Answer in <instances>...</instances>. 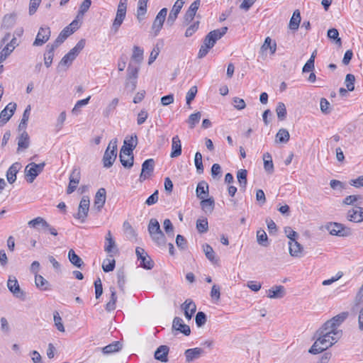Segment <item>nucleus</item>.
Instances as JSON below:
<instances>
[{
  "label": "nucleus",
  "instance_id": "bb28decb",
  "mask_svg": "<svg viewBox=\"0 0 363 363\" xmlns=\"http://www.w3.org/2000/svg\"><path fill=\"white\" fill-rule=\"evenodd\" d=\"M109 291L111 293V297L109 301L106 304L105 308L106 311L111 312L116 309L117 296L116 289L113 286H111L109 288Z\"/></svg>",
  "mask_w": 363,
  "mask_h": 363
},
{
  "label": "nucleus",
  "instance_id": "cd10ccee",
  "mask_svg": "<svg viewBox=\"0 0 363 363\" xmlns=\"http://www.w3.org/2000/svg\"><path fill=\"white\" fill-rule=\"evenodd\" d=\"M196 196L199 199H204L208 194V185L205 181L200 182L196 189Z\"/></svg>",
  "mask_w": 363,
  "mask_h": 363
},
{
  "label": "nucleus",
  "instance_id": "5701e85b",
  "mask_svg": "<svg viewBox=\"0 0 363 363\" xmlns=\"http://www.w3.org/2000/svg\"><path fill=\"white\" fill-rule=\"evenodd\" d=\"M169 348L167 345H160L155 352L154 357L155 359L161 362H167L168 361L167 355Z\"/></svg>",
  "mask_w": 363,
  "mask_h": 363
},
{
  "label": "nucleus",
  "instance_id": "ea45409f",
  "mask_svg": "<svg viewBox=\"0 0 363 363\" xmlns=\"http://www.w3.org/2000/svg\"><path fill=\"white\" fill-rule=\"evenodd\" d=\"M35 284L41 290L46 291L49 289V282L41 275L36 274L35 276Z\"/></svg>",
  "mask_w": 363,
  "mask_h": 363
},
{
  "label": "nucleus",
  "instance_id": "f3484780",
  "mask_svg": "<svg viewBox=\"0 0 363 363\" xmlns=\"http://www.w3.org/2000/svg\"><path fill=\"white\" fill-rule=\"evenodd\" d=\"M204 354V350L201 347L187 349L184 352L186 362H191L199 359Z\"/></svg>",
  "mask_w": 363,
  "mask_h": 363
},
{
  "label": "nucleus",
  "instance_id": "7ed1b4c3",
  "mask_svg": "<svg viewBox=\"0 0 363 363\" xmlns=\"http://www.w3.org/2000/svg\"><path fill=\"white\" fill-rule=\"evenodd\" d=\"M117 139L111 140L105 150L103 157L104 167L106 168L111 167L117 157Z\"/></svg>",
  "mask_w": 363,
  "mask_h": 363
},
{
  "label": "nucleus",
  "instance_id": "4be33fe9",
  "mask_svg": "<svg viewBox=\"0 0 363 363\" xmlns=\"http://www.w3.org/2000/svg\"><path fill=\"white\" fill-rule=\"evenodd\" d=\"M106 191L104 188L98 190L94 198V206L98 211H100L106 202Z\"/></svg>",
  "mask_w": 363,
  "mask_h": 363
},
{
  "label": "nucleus",
  "instance_id": "69168bd1",
  "mask_svg": "<svg viewBox=\"0 0 363 363\" xmlns=\"http://www.w3.org/2000/svg\"><path fill=\"white\" fill-rule=\"evenodd\" d=\"M54 322L57 329L60 332H65V327L62 323V318L57 311L54 313Z\"/></svg>",
  "mask_w": 363,
  "mask_h": 363
},
{
  "label": "nucleus",
  "instance_id": "b1692460",
  "mask_svg": "<svg viewBox=\"0 0 363 363\" xmlns=\"http://www.w3.org/2000/svg\"><path fill=\"white\" fill-rule=\"evenodd\" d=\"M182 154V144L178 135L172 138L171 157H177Z\"/></svg>",
  "mask_w": 363,
  "mask_h": 363
},
{
  "label": "nucleus",
  "instance_id": "473e14b6",
  "mask_svg": "<svg viewBox=\"0 0 363 363\" xmlns=\"http://www.w3.org/2000/svg\"><path fill=\"white\" fill-rule=\"evenodd\" d=\"M69 28H65L59 34L57 39L55 40L53 44V47L57 48L60 44H62L70 35H72V31L68 30Z\"/></svg>",
  "mask_w": 363,
  "mask_h": 363
},
{
  "label": "nucleus",
  "instance_id": "c85d7f7f",
  "mask_svg": "<svg viewBox=\"0 0 363 363\" xmlns=\"http://www.w3.org/2000/svg\"><path fill=\"white\" fill-rule=\"evenodd\" d=\"M148 1L149 0H138L136 16L139 21H143L145 18L147 13V4Z\"/></svg>",
  "mask_w": 363,
  "mask_h": 363
},
{
  "label": "nucleus",
  "instance_id": "4c0bfd02",
  "mask_svg": "<svg viewBox=\"0 0 363 363\" xmlns=\"http://www.w3.org/2000/svg\"><path fill=\"white\" fill-rule=\"evenodd\" d=\"M139 67L133 65L132 62H130L127 68V77L126 79L128 80L135 79L137 80L138 77Z\"/></svg>",
  "mask_w": 363,
  "mask_h": 363
},
{
  "label": "nucleus",
  "instance_id": "e2e57ef3",
  "mask_svg": "<svg viewBox=\"0 0 363 363\" xmlns=\"http://www.w3.org/2000/svg\"><path fill=\"white\" fill-rule=\"evenodd\" d=\"M328 37L335 40V43L339 45H341V39L339 38V33L336 28H330L328 30Z\"/></svg>",
  "mask_w": 363,
  "mask_h": 363
},
{
  "label": "nucleus",
  "instance_id": "aec40b11",
  "mask_svg": "<svg viewBox=\"0 0 363 363\" xmlns=\"http://www.w3.org/2000/svg\"><path fill=\"white\" fill-rule=\"evenodd\" d=\"M186 319L191 320L196 311V306L191 299H186L182 305Z\"/></svg>",
  "mask_w": 363,
  "mask_h": 363
},
{
  "label": "nucleus",
  "instance_id": "4d7b16f0",
  "mask_svg": "<svg viewBox=\"0 0 363 363\" xmlns=\"http://www.w3.org/2000/svg\"><path fill=\"white\" fill-rule=\"evenodd\" d=\"M196 229L200 233H204L207 232L208 229V223L207 219H198L196 220Z\"/></svg>",
  "mask_w": 363,
  "mask_h": 363
},
{
  "label": "nucleus",
  "instance_id": "e433bc0d",
  "mask_svg": "<svg viewBox=\"0 0 363 363\" xmlns=\"http://www.w3.org/2000/svg\"><path fill=\"white\" fill-rule=\"evenodd\" d=\"M264 160V168L267 172L272 174L274 172V164L272 158L269 152H266L263 155Z\"/></svg>",
  "mask_w": 363,
  "mask_h": 363
},
{
  "label": "nucleus",
  "instance_id": "09e8293b",
  "mask_svg": "<svg viewBox=\"0 0 363 363\" xmlns=\"http://www.w3.org/2000/svg\"><path fill=\"white\" fill-rule=\"evenodd\" d=\"M257 242L264 247L269 245L267 235L264 230L260 229L257 230Z\"/></svg>",
  "mask_w": 363,
  "mask_h": 363
},
{
  "label": "nucleus",
  "instance_id": "de8ad7c7",
  "mask_svg": "<svg viewBox=\"0 0 363 363\" xmlns=\"http://www.w3.org/2000/svg\"><path fill=\"white\" fill-rule=\"evenodd\" d=\"M123 230L128 239L135 238L137 233L129 222L125 221L123 225Z\"/></svg>",
  "mask_w": 363,
  "mask_h": 363
},
{
  "label": "nucleus",
  "instance_id": "7c9ffc66",
  "mask_svg": "<svg viewBox=\"0 0 363 363\" xmlns=\"http://www.w3.org/2000/svg\"><path fill=\"white\" fill-rule=\"evenodd\" d=\"M348 316V312H342L330 320H328V325L332 324L335 325V328L338 329L339 326L346 320Z\"/></svg>",
  "mask_w": 363,
  "mask_h": 363
},
{
  "label": "nucleus",
  "instance_id": "49530a36",
  "mask_svg": "<svg viewBox=\"0 0 363 363\" xmlns=\"http://www.w3.org/2000/svg\"><path fill=\"white\" fill-rule=\"evenodd\" d=\"M203 250L205 253L206 258L211 261V262H216L217 260L216 259V254L212 247L208 244H205L203 245Z\"/></svg>",
  "mask_w": 363,
  "mask_h": 363
},
{
  "label": "nucleus",
  "instance_id": "603ef678",
  "mask_svg": "<svg viewBox=\"0 0 363 363\" xmlns=\"http://www.w3.org/2000/svg\"><path fill=\"white\" fill-rule=\"evenodd\" d=\"M116 266V261L114 259L107 258L104 260L102 263V269L105 272H112Z\"/></svg>",
  "mask_w": 363,
  "mask_h": 363
},
{
  "label": "nucleus",
  "instance_id": "052dcab7",
  "mask_svg": "<svg viewBox=\"0 0 363 363\" xmlns=\"http://www.w3.org/2000/svg\"><path fill=\"white\" fill-rule=\"evenodd\" d=\"M354 81L355 77L352 74H347L345 77V84L347 89L350 91H352L354 89Z\"/></svg>",
  "mask_w": 363,
  "mask_h": 363
},
{
  "label": "nucleus",
  "instance_id": "a19ab883",
  "mask_svg": "<svg viewBox=\"0 0 363 363\" xmlns=\"http://www.w3.org/2000/svg\"><path fill=\"white\" fill-rule=\"evenodd\" d=\"M139 261L140 266L145 269H152L154 267V262L147 252Z\"/></svg>",
  "mask_w": 363,
  "mask_h": 363
},
{
  "label": "nucleus",
  "instance_id": "338daca9",
  "mask_svg": "<svg viewBox=\"0 0 363 363\" xmlns=\"http://www.w3.org/2000/svg\"><path fill=\"white\" fill-rule=\"evenodd\" d=\"M197 94V87L196 86H193L188 91L186 96V101L187 105H190L191 101L194 99L196 95Z\"/></svg>",
  "mask_w": 363,
  "mask_h": 363
},
{
  "label": "nucleus",
  "instance_id": "774afa93",
  "mask_svg": "<svg viewBox=\"0 0 363 363\" xmlns=\"http://www.w3.org/2000/svg\"><path fill=\"white\" fill-rule=\"evenodd\" d=\"M16 13H8L4 16L3 23L6 26H13L16 22Z\"/></svg>",
  "mask_w": 363,
  "mask_h": 363
},
{
  "label": "nucleus",
  "instance_id": "6ab92c4d",
  "mask_svg": "<svg viewBox=\"0 0 363 363\" xmlns=\"http://www.w3.org/2000/svg\"><path fill=\"white\" fill-rule=\"evenodd\" d=\"M173 329L179 331L181 333H183L184 335H189L191 333V330L189 325L184 323L183 320L179 317H175L173 320L172 323Z\"/></svg>",
  "mask_w": 363,
  "mask_h": 363
},
{
  "label": "nucleus",
  "instance_id": "4468645a",
  "mask_svg": "<svg viewBox=\"0 0 363 363\" xmlns=\"http://www.w3.org/2000/svg\"><path fill=\"white\" fill-rule=\"evenodd\" d=\"M16 108L15 103H9L0 113V125L6 123L13 115Z\"/></svg>",
  "mask_w": 363,
  "mask_h": 363
},
{
  "label": "nucleus",
  "instance_id": "37998d69",
  "mask_svg": "<svg viewBox=\"0 0 363 363\" xmlns=\"http://www.w3.org/2000/svg\"><path fill=\"white\" fill-rule=\"evenodd\" d=\"M215 201L213 198L203 199L201 201V208L206 212H211L214 208Z\"/></svg>",
  "mask_w": 363,
  "mask_h": 363
},
{
  "label": "nucleus",
  "instance_id": "c03bdc74",
  "mask_svg": "<svg viewBox=\"0 0 363 363\" xmlns=\"http://www.w3.org/2000/svg\"><path fill=\"white\" fill-rule=\"evenodd\" d=\"M91 4V0H84L80 4L77 18L82 19L85 13L89 9Z\"/></svg>",
  "mask_w": 363,
  "mask_h": 363
},
{
  "label": "nucleus",
  "instance_id": "412c9836",
  "mask_svg": "<svg viewBox=\"0 0 363 363\" xmlns=\"http://www.w3.org/2000/svg\"><path fill=\"white\" fill-rule=\"evenodd\" d=\"M267 294L269 298H281L285 296L286 290L281 285L275 286L268 289Z\"/></svg>",
  "mask_w": 363,
  "mask_h": 363
},
{
  "label": "nucleus",
  "instance_id": "20e7f679",
  "mask_svg": "<svg viewBox=\"0 0 363 363\" xmlns=\"http://www.w3.org/2000/svg\"><path fill=\"white\" fill-rule=\"evenodd\" d=\"M127 4H128V0H120L116 17L113 20L112 26H111V30L113 31L114 33H116L122 25L125 16H126V11H127Z\"/></svg>",
  "mask_w": 363,
  "mask_h": 363
},
{
  "label": "nucleus",
  "instance_id": "39448f33",
  "mask_svg": "<svg viewBox=\"0 0 363 363\" xmlns=\"http://www.w3.org/2000/svg\"><path fill=\"white\" fill-rule=\"evenodd\" d=\"M85 46V40L81 39L77 45L71 49L61 60L60 64L65 66H69L73 60L77 57L79 52Z\"/></svg>",
  "mask_w": 363,
  "mask_h": 363
},
{
  "label": "nucleus",
  "instance_id": "a211bd4d",
  "mask_svg": "<svg viewBox=\"0 0 363 363\" xmlns=\"http://www.w3.org/2000/svg\"><path fill=\"white\" fill-rule=\"evenodd\" d=\"M18 45L17 39L13 37L9 43H8L0 52V64L2 63L9 55L13 52L16 46Z\"/></svg>",
  "mask_w": 363,
  "mask_h": 363
},
{
  "label": "nucleus",
  "instance_id": "f8f14e48",
  "mask_svg": "<svg viewBox=\"0 0 363 363\" xmlns=\"http://www.w3.org/2000/svg\"><path fill=\"white\" fill-rule=\"evenodd\" d=\"M51 31L49 27H40L35 41L33 42L34 46H40L45 44L50 38Z\"/></svg>",
  "mask_w": 363,
  "mask_h": 363
},
{
  "label": "nucleus",
  "instance_id": "8fccbe9b",
  "mask_svg": "<svg viewBox=\"0 0 363 363\" xmlns=\"http://www.w3.org/2000/svg\"><path fill=\"white\" fill-rule=\"evenodd\" d=\"M276 113L279 120L284 121L286 117V108L285 104L282 102H279L277 108Z\"/></svg>",
  "mask_w": 363,
  "mask_h": 363
},
{
  "label": "nucleus",
  "instance_id": "13d9d810",
  "mask_svg": "<svg viewBox=\"0 0 363 363\" xmlns=\"http://www.w3.org/2000/svg\"><path fill=\"white\" fill-rule=\"evenodd\" d=\"M201 117V114L199 111L191 114L187 121V123H189V127L191 128H194L195 127L196 124H197L199 122Z\"/></svg>",
  "mask_w": 363,
  "mask_h": 363
},
{
  "label": "nucleus",
  "instance_id": "1a4fd4ad",
  "mask_svg": "<svg viewBox=\"0 0 363 363\" xmlns=\"http://www.w3.org/2000/svg\"><path fill=\"white\" fill-rule=\"evenodd\" d=\"M326 229L333 235L346 237L351 234L350 229L338 223H330L326 225Z\"/></svg>",
  "mask_w": 363,
  "mask_h": 363
},
{
  "label": "nucleus",
  "instance_id": "680f3d73",
  "mask_svg": "<svg viewBox=\"0 0 363 363\" xmlns=\"http://www.w3.org/2000/svg\"><path fill=\"white\" fill-rule=\"evenodd\" d=\"M359 200H362L361 195H350L347 196L343 200V204L356 206L355 203Z\"/></svg>",
  "mask_w": 363,
  "mask_h": 363
},
{
  "label": "nucleus",
  "instance_id": "f257e3e1",
  "mask_svg": "<svg viewBox=\"0 0 363 363\" xmlns=\"http://www.w3.org/2000/svg\"><path fill=\"white\" fill-rule=\"evenodd\" d=\"M329 333L323 332V333H319L318 330L315 333L317 339L308 352L314 354L320 353L337 342L342 335V332H336L334 333V336H333Z\"/></svg>",
  "mask_w": 363,
  "mask_h": 363
},
{
  "label": "nucleus",
  "instance_id": "58836bf2",
  "mask_svg": "<svg viewBox=\"0 0 363 363\" xmlns=\"http://www.w3.org/2000/svg\"><path fill=\"white\" fill-rule=\"evenodd\" d=\"M290 138L289 131L285 128H281L279 130L276 135V142L280 143H286Z\"/></svg>",
  "mask_w": 363,
  "mask_h": 363
},
{
  "label": "nucleus",
  "instance_id": "2eb2a0df",
  "mask_svg": "<svg viewBox=\"0 0 363 363\" xmlns=\"http://www.w3.org/2000/svg\"><path fill=\"white\" fill-rule=\"evenodd\" d=\"M155 161L153 159L145 160L142 164V171L140 175V181L145 180L154 170Z\"/></svg>",
  "mask_w": 363,
  "mask_h": 363
},
{
  "label": "nucleus",
  "instance_id": "bf43d9fd",
  "mask_svg": "<svg viewBox=\"0 0 363 363\" xmlns=\"http://www.w3.org/2000/svg\"><path fill=\"white\" fill-rule=\"evenodd\" d=\"M227 30V27H223L220 29L213 30L209 33L212 35L213 39L215 40V43H216L218 40L220 39L226 33Z\"/></svg>",
  "mask_w": 363,
  "mask_h": 363
},
{
  "label": "nucleus",
  "instance_id": "6e6d98bb",
  "mask_svg": "<svg viewBox=\"0 0 363 363\" xmlns=\"http://www.w3.org/2000/svg\"><path fill=\"white\" fill-rule=\"evenodd\" d=\"M164 21L165 20L164 18H162L161 17L156 16V18H155V21L152 26V29L154 30L155 35H157L160 30L162 28Z\"/></svg>",
  "mask_w": 363,
  "mask_h": 363
},
{
  "label": "nucleus",
  "instance_id": "393cba45",
  "mask_svg": "<svg viewBox=\"0 0 363 363\" xmlns=\"http://www.w3.org/2000/svg\"><path fill=\"white\" fill-rule=\"evenodd\" d=\"M289 254L292 257H300L303 250L302 245L298 243L296 240L294 241H289Z\"/></svg>",
  "mask_w": 363,
  "mask_h": 363
},
{
  "label": "nucleus",
  "instance_id": "ddd939ff",
  "mask_svg": "<svg viewBox=\"0 0 363 363\" xmlns=\"http://www.w3.org/2000/svg\"><path fill=\"white\" fill-rule=\"evenodd\" d=\"M89 199L88 196H83L79 206L78 213L75 218L80 219L82 222H84L88 215L89 208Z\"/></svg>",
  "mask_w": 363,
  "mask_h": 363
},
{
  "label": "nucleus",
  "instance_id": "0e129e2a",
  "mask_svg": "<svg viewBox=\"0 0 363 363\" xmlns=\"http://www.w3.org/2000/svg\"><path fill=\"white\" fill-rule=\"evenodd\" d=\"M117 284L119 289L124 291L125 290V276L124 272L118 271L117 272Z\"/></svg>",
  "mask_w": 363,
  "mask_h": 363
},
{
  "label": "nucleus",
  "instance_id": "c9c22d12",
  "mask_svg": "<svg viewBox=\"0 0 363 363\" xmlns=\"http://www.w3.org/2000/svg\"><path fill=\"white\" fill-rule=\"evenodd\" d=\"M28 225L35 229H38L39 227L43 229L45 227H48V222L42 217H37L28 221Z\"/></svg>",
  "mask_w": 363,
  "mask_h": 363
},
{
  "label": "nucleus",
  "instance_id": "5fc2aeb1",
  "mask_svg": "<svg viewBox=\"0 0 363 363\" xmlns=\"http://www.w3.org/2000/svg\"><path fill=\"white\" fill-rule=\"evenodd\" d=\"M91 96H89L87 98L84 99H82L78 101L74 105V108L72 110V113L74 115H77L80 112V108L88 104Z\"/></svg>",
  "mask_w": 363,
  "mask_h": 363
},
{
  "label": "nucleus",
  "instance_id": "864d4df0",
  "mask_svg": "<svg viewBox=\"0 0 363 363\" xmlns=\"http://www.w3.org/2000/svg\"><path fill=\"white\" fill-rule=\"evenodd\" d=\"M194 163L198 174L203 172V166L202 162V155L199 152H196L194 157Z\"/></svg>",
  "mask_w": 363,
  "mask_h": 363
},
{
  "label": "nucleus",
  "instance_id": "f03ea898",
  "mask_svg": "<svg viewBox=\"0 0 363 363\" xmlns=\"http://www.w3.org/2000/svg\"><path fill=\"white\" fill-rule=\"evenodd\" d=\"M147 230L152 240L159 247L164 246L167 240L164 233L160 228V223L156 218H151L149 221Z\"/></svg>",
  "mask_w": 363,
  "mask_h": 363
},
{
  "label": "nucleus",
  "instance_id": "c756f323",
  "mask_svg": "<svg viewBox=\"0 0 363 363\" xmlns=\"http://www.w3.org/2000/svg\"><path fill=\"white\" fill-rule=\"evenodd\" d=\"M301 23V14L298 10L294 11L293 15L290 19L289 27L292 30H298Z\"/></svg>",
  "mask_w": 363,
  "mask_h": 363
},
{
  "label": "nucleus",
  "instance_id": "0eeeda50",
  "mask_svg": "<svg viewBox=\"0 0 363 363\" xmlns=\"http://www.w3.org/2000/svg\"><path fill=\"white\" fill-rule=\"evenodd\" d=\"M138 145V137L135 134L130 136V139L128 138H125L123 143V145L121 149L119 158H121L124 155H127L129 157L133 154V150Z\"/></svg>",
  "mask_w": 363,
  "mask_h": 363
},
{
  "label": "nucleus",
  "instance_id": "f704fd0d",
  "mask_svg": "<svg viewBox=\"0 0 363 363\" xmlns=\"http://www.w3.org/2000/svg\"><path fill=\"white\" fill-rule=\"evenodd\" d=\"M247 172L246 169H241L237 172V179L240 184V189L245 191L247 179Z\"/></svg>",
  "mask_w": 363,
  "mask_h": 363
},
{
  "label": "nucleus",
  "instance_id": "79ce46f5",
  "mask_svg": "<svg viewBox=\"0 0 363 363\" xmlns=\"http://www.w3.org/2000/svg\"><path fill=\"white\" fill-rule=\"evenodd\" d=\"M122 345L121 342L119 341H116L103 347L102 350L104 354H110L119 351Z\"/></svg>",
  "mask_w": 363,
  "mask_h": 363
},
{
  "label": "nucleus",
  "instance_id": "6e6552de",
  "mask_svg": "<svg viewBox=\"0 0 363 363\" xmlns=\"http://www.w3.org/2000/svg\"><path fill=\"white\" fill-rule=\"evenodd\" d=\"M7 287L13 295L21 300H24L26 293L21 289L17 279L13 276H9L7 281Z\"/></svg>",
  "mask_w": 363,
  "mask_h": 363
},
{
  "label": "nucleus",
  "instance_id": "a18cd8bd",
  "mask_svg": "<svg viewBox=\"0 0 363 363\" xmlns=\"http://www.w3.org/2000/svg\"><path fill=\"white\" fill-rule=\"evenodd\" d=\"M131 60L135 61L137 63H140L143 60V50L135 45L133 49Z\"/></svg>",
  "mask_w": 363,
  "mask_h": 363
},
{
  "label": "nucleus",
  "instance_id": "9d476101",
  "mask_svg": "<svg viewBox=\"0 0 363 363\" xmlns=\"http://www.w3.org/2000/svg\"><path fill=\"white\" fill-rule=\"evenodd\" d=\"M80 178H81L80 169L79 168L74 167L72 169V171L69 175V182L68 187L67 189V194H70L76 190L77 185L79 183Z\"/></svg>",
  "mask_w": 363,
  "mask_h": 363
},
{
  "label": "nucleus",
  "instance_id": "a878e982",
  "mask_svg": "<svg viewBox=\"0 0 363 363\" xmlns=\"http://www.w3.org/2000/svg\"><path fill=\"white\" fill-rule=\"evenodd\" d=\"M30 141L28 133L23 130L18 138V149L19 152L21 150L27 149L29 147Z\"/></svg>",
  "mask_w": 363,
  "mask_h": 363
},
{
  "label": "nucleus",
  "instance_id": "dca6fc26",
  "mask_svg": "<svg viewBox=\"0 0 363 363\" xmlns=\"http://www.w3.org/2000/svg\"><path fill=\"white\" fill-rule=\"evenodd\" d=\"M347 218L348 220L354 223H361L363 221V208L355 206L351 210H349L347 213Z\"/></svg>",
  "mask_w": 363,
  "mask_h": 363
},
{
  "label": "nucleus",
  "instance_id": "9b49d317",
  "mask_svg": "<svg viewBox=\"0 0 363 363\" xmlns=\"http://www.w3.org/2000/svg\"><path fill=\"white\" fill-rule=\"evenodd\" d=\"M184 4V0H177L173 5L169 14L168 16L167 20V25L169 26H173L176 19L177 18L178 14L180 13L181 9H182Z\"/></svg>",
  "mask_w": 363,
  "mask_h": 363
},
{
  "label": "nucleus",
  "instance_id": "2f4dec72",
  "mask_svg": "<svg viewBox=\"0 0 363 363\" xmlns=\"http://www.w3.org/2000/svg\"><path fill=\"white\" fill-rule=\"evenodd\" d=\"M46 48H47V50L45 53L44 62H45V65L47 67H49L52 65V59L54 57V50L56 48L53 47L52 45L48 44L47 45Z\"/></svg>",
  "mask_w": 363,
  "mask_h": 363
},
{
  "label": "nucleus",
  "instance_id": "3c124183",
  "mask_svg": "<svg viewBox=\"0 0 363 363\" xmlns=\"http://www.w3.org/2000/svg\"><path fill=\"white\" fill-rule=\"evenodd\" d=\"M319 333H323V332H330V335L334 336V333L336 332H342L341 330L337 329L335 325L332 324L328 325V321H326L324 325L318 330Z\"/></svg>",
  "mask_w": 363,
  "mask_h": 363
},
{
  "label": "nucleus",
  "instance_id": "423d86ee",
  "mask_svg": "<svg viewBox=\"0 0 363 363\" xmlns=\"http://www.w3.org/2000/svg\"><path fill=\"white\" fill-rule=\"evenodd\" d=\"M45 165V162L40 164L31 162L28 164L25 168V175L27 182L29 183L33 182L37 176L43 172Z\"/></svg>",
  "mask_w": 363,
  "mask_h": 363
},
{
  "label": "nucleus",
  "instance_id": "72a5a7b5",
  "mask_svg": "<svg viewBox=\"0 0 363 363\" xmlns=\"http://www.w3.org/2000/svg\"><path fill=\"white\" fill-rule=\"evenodd\" d=\"M68 258L70 262L77 268H82L84 265L83 260L71 249L68 252Z\"/></svg>",
  "mask_w": 363,
  "mask_h": 363
}]
</instances>
